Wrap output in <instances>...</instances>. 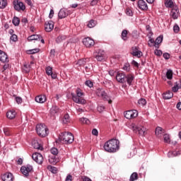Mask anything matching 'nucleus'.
<instances>
[{
    "label": "nucleus",
    "mask_w": 181,
    "mask_h": 181,
    "mask_svg": "<svg viewBox=\"0 0 181 181\" xmlns=\"http://www.w3.org/2000/svg\"><path fill=\"white\" fill-rule=\"evenodd\" d=\"M131 54H132V56H134L135 57H138V59H141V57L144 56L142 51H140L139 47H132Z\"/></svg>",
    "instance_id": "12"
},
{
    "label": "nucleus",
    "mask_w": 181,
    "mask_h": 181,
    "mask_svg": "<svg viewBox=\"0 0 181 181\" xmlns=\"http://www.w3.org/2000/svg\"><path fill=\"white\" fill-rule=\"evenodd\" d=\"M73 180V176L71 175H68L65 179V181H71Z\"/></svg>",
    "instance_id": "62"
},
{
    "label": "nucleus",
    "mask_w": 181,
    "mask_h": 181,
    "mask_svg": "<svg viewBox=\"0 0 181 181\" xmlns=\"http://www.w3.org/2000/svg\"><path fill=\"white\" fill-rule=\"evenodd\" d=\"M60 112H62V110L58 106H52L50 109V114L53 117H54L55 115H59Z\"/></svg>",
    "instance_id": "15"
},
{
    "label": "nucleus",
    "mask_w": 181,
    "mask_h": 181,
    "mask_svg": "<svg viewBox=\"0 0 181 181\" xmlns=\"http://www.w3.org/2000/svg\"><path fill=\"white\" fill-rule=\"evenodd\" d=\"M130 128L134 132H135V134H139L141 136H145L146 134V128L141 125L138 126L135 124H132L130 125Z\"/></svg>",
    "instance_id": "5"
},
{
    "label": "nucleus",
    "mask_w": 181,
    "mask_h": 181,
    "mask_svg": "<svg viewBox=\"0 0 181 181\" xmlns=\"http://www.w3.org/2000/svg\"><path fill=\"white\" fill-rule=\"evenodd\" d=\"M6 117L8 119H13L16 117V112L15 110L8 111L6 113Z\"/></svg>",
    "instance_id": "24"
},
{
    "label": "nucleus",
    "mask_w": 181,
    "mask_h": 181,
    "mask_svg": "<svg viewBox=\"0 0 181 181\" xmlns=\"http://www.w3.org/2000/svg\"><path fill=\"white\" fill-rule=\"evenodd\" d=\"M103 148L106 152L114 153L119 149V141L114 139H110L105 143Z\"/></svg>",
    "instance_id": "1"
},
{
    "label": "nucleus",
    "mask_w": 181,
    "mask_h": 181,
    "mask_svg": "<svg viewBox=\"0 0 181 181\" xmlns=\"http://www.w3.org/2000/svg\"><path fill=\"white\" fill-rule=\"evenodd\" d=\"M154 54H156V56H162V51L159 49H156L154 51Z\"/></svg>",
    "instance_id": "60"
},
{
    "label": "nucleus",
    "mask_w": 181,
    "mask_h": 181,
    "mask_svg": "<svg viewBox=\"0 0 181 181\" xmlns=\"http://www.w3.org/2000/svg\"><path fill=\"white\" fill-rule=\"evenodd\" d=\"M0 62L3 63L8 62V55L2 50H0Z\"/></svg>",
    "instance_id": "21"
},
{
    "label": "nucleus",
    "mask_w": 181,
    "mask_h": 181,
    "mask_svg": "<svg viewBox=\"0 0 181 181\" xmlns=\"http://www.w3.org/2000/svg\"><path fill=\"white\" fill-rule=\"evenodd\" d=\"M148 45L150 47H153V46L155 47V40H153V38L150 37Z\"/></svg>",
    "instance_id": "47"
},
{
    "label": "nucleus",
    "mask_w": 181,
    "mask_h": 181,
    "mask_svg": "<svg viewBox=\"0 0 181 181\" xmlns=\"http://www.w3.org/2000/svg\"><path fill=\"white\" fill-rule=\"evenodd\" d=\"M123 70H124L125 71H130L131 65H129V64L128 63L125 64L123 66Z\"/></svg>",
    "instance_id": "49"
},
{
    "label": "nucleus",
    "mask_w": 181,
    "mask_h": 181,
    "mask_svg": "<svg viewBox=\"0 0 181 181\" xmlns=\"http://www.w3.org/2000/svg\"><path fill=\"white\" fill-rule=\"evenodd\" d=\"M82 179H83V181H93V180H91V179L90 177H88L87 176H83L82 177Z\"/></svg>",
    "instance_id": "64"
},
{
    "label": "nucleus",
    "mask_w": 181,
    "mask_h": 181,
    "mask_svg": "<svg viewBox=\"0 0 181 181\" xmlns=\"http://www.w3.org/2000/svg\"><path fill=\"white\" fill-rule=\"evenodd\" d=\"M88 28H94L95 26V21L94 20H90L87 24Z\"/></svg>",
    "instance_id": "46"
},
{
    "label": "nucleus",
    "mask_w": 181,
    "mask_h": 181,
    "mask_svg": "<svg viewBox=\"0 0 181 181\" xmlns=\"http://www.w3.org/2000/svg\"><path fill=\"white\" fill-rule=\"evenodd\" d=\"M138 104L139 105H141L142 107H144V105H146V100H145L144 98H141L139 100Z\"/></svg>",
    "instance_id": "44"
},
{
    "label": "nucleus",
    "mask_w": 181,
    "mask_h": 181,
    "mask_svg": "<svg viewBox=\"0 0 181 181\" xmlns=\"http://www.w3.org/2000/svg\"><path fill=\"white\" fill-rule=\"evenodd\" d=\"M10 40H12V42H17L18 41V35L13 34L11 36Z\"/></svg>",
    "instance_id": "55"
},
{
    "label": "nucleus",
    "mask_w": 181,
    "mask_h": 181,
    "mask_svg": "<svg viewBox=\"0 0 181 181\" xmlns=\"http://www.w3.org/2000/svg\"><path fill=\"white\" fill-rule=\"evenodd\" d=\"M173 97V93L170 90L167 91L165 93L163 94L164 100H170Z\"/></svg>",
    "instance_id": "28"
},
{
    "label": "nucleus",
    "mask_w": 181,
    "mask_h": 181,
    "mask_svg": "<svg viewBox=\"0 0 181 181\" xmlns=\"http://www.w3.org/2000/svg\"><path fill=\"white\" fill-rule=\"evenodd\" d=\"M30 64H25L23 66V71L24 73H29V71H30Z\"/></svg>",
    "instance_id": "31"
},
{
    "label": "nucleus",
    "mask_w": 181,
    "mask_h": 181,
    "mask_svg": "<svg viewBox=\"0 0 181 181\" xmlns=\"http://www.w3.org/2000/svg\"><path fill=\"white\" fill-rule=\"evenodd\" d=\"M47 169L49 170V172H52V173H57V168L56 167L48 165Z\"/></svg>",
    "instance_id": "43"
},
{
    "label": "nucleus",
    "mask_w": 181,
    "mask_h": 181,
    "mask_svg": "<svg viewBox=\"0 0 181 181\" xmlns=\"http://www.w3.org/2000/svg\"><path fill=\"white\" fill-rule=\"evenodd\" d=\"M180 155V152L179 151H170L168 153V158H175V156H179Z\"/></svg>",
    "instance_id": "29"
},
{
    "label": "nucleus",
    "mask_w": 181,
    "mask_h": 181,
    "mask_svg": "<svg viewBox=\"0 0 181 181\" xmlns=\"http://www.w3.org/2000/svg\"><path fill=\"white\" fill-rule=\"evenodd\" d=\"M32 158L39 165H42V163H43V156H42V154L39 153H33L32 156Z\"/></svg>",
    "instance_id": "14"
},
{
    "label": "nucleus",
    "mask_w": 181,
    "mask_h": 181,
    "mask_svg": "<svg viewBox=\"0 0 181 181\" xmlns=\"http://www.w3.org/2000/svg\"><path fill=\"white\" fill-rule=\"evenodd\" d=\"M54 28V23L52 21L45 23V32H51Z\"/></svg>",
    "instance_id": "16"
},
{
    "label": "nucleus",
    "mask_w": 181,
    "mask_h": 181,
    "mask_svg": "<svg viewBox=\"0 0 181 181\" xmlns=\"http://www.w3.org/2000/svg\"><path fill=\"white\" fill-rule=\"evenodd\" d=\"M115 73L117 74V71H115L114 69H111L109 71V74L111 76V77H114L115 76Z\"/></svg>",
    "instance_id": "61"
},
{
    "label": "nucleus",
    "mask_w": 181,
    "mask_h": 181,
    "mask_svg": "<svg viewBox=\"0 0 181 181\" xmlns=\"http://www.w3.org/2000/svg\"><path fill=\"white\" fill-rule=\"evenodd\" d=\"M155 134L158 138H160L163 134V129L160 127H157L156 128Z\"/></svg>",
    "instance_id": "26"
},
{
    "label": "nucleus",
    "mask_w": 181,
    "mask_h": 181,
    "mask_svg": "<svg viewBox=\"0 0 181 181\" xmlns=\"http://www.w3.org/2000/svg\"><path fill=\"white\" fill-rule=\"evenodd\" d=\"M63 124H69L70 122V116L69 114H66L62 119Z\"/></svg>",
    "instance_id": "37"
},
{
    "label": "nucleus",
    "mask_w": 181,
    "mask_h": 181,
    "mask_svg": "<svg viewBox=\"0 0 181 181\" xmlns=\"http://www.w3.org/2000/svg\"><path fill=\"white\" fill-rule=\"evenodd\" d=\"M81 122H82V124H90V119H88V118L86 117H82L80 119Z\"/></svg>",
    "instance_id": "48"
},
{
    "label": "nucleus",
    "mask_w": 181,
    "mask_h": 181,
    "mask_svg": "<svg viewBox=\"0 0 181 181\" xmlns=\"http://www.w3.org/2000/svg\"><path fill=\"white\" fill-rule=\"evenodd\" d=\"M166 77L168 78V80H172L173 78V72L172 70L168 69L166 72Z\"/></svg>",
    "instance_id": "38"
},
{
    "label": "nucleus",
    "mask_w": 181,
    "mask_h": 181,
    "mask_svg": "<svg viewBox=\"0 0 181 181\" xmlns=\"http://www.w3.org/2000/svg\"><path fill=\"white\" fill-rule=\"evenodd\" d=\"M170 16L173 19H177L179 18V8L177 7H174L171 9Z\"/></svg>",
    "instance_id": "17"
},
{
    "label": "nucleus",
    "mask_w": 181,
    "mask_h": 181,
    "mask_svg": "<svg viewBox=\"0 0 181 181\" xmlns=\"http://www.w3.org/2000/svg\"><path fill=\"white\" fill-rule=\"evenodd\" d=\"M36 103H40V104H43L46 102V95H38L35 97Z\"/></svg>",
    "instance_id": "23"
},
{
    "label": "nucleus",
    "mask_w": 181,
    "mask_h": 181,
    "mask_svg": "<svg viewBox=\"0 0 181 181\" xmlns=\"http://www.w3.org/2000/svg\"><path fill=\"white\" fill-rule=\"evenodd\" d=\"M83 44L86 47H93L94 45H95V42H94V40H93L91 37H87L83 38Z\"/></svg>",
    "instance_id": "13"
},
{
    "label": "nucleus",
    "mask_w": 181,
    "mask_h": 181,
    "mask_svg": "<svg viewBox=\"0 0 181 181\" xmlns=\"http://www.w3.org/2000/svg\"><path fill=\"white\" fill-rule=\"evenodd\" d=\"M4 133L5 134V135H6V136H9V135H11V132L9 131V129H8V128L4 129Z\"/></svg>",
    "instance_id": "59"
},
{
    "label": "nucleus",
    "mask_w": 181,
    "mask_h": 181,
    "mask_svg": "<svg viewBox=\"0 0 181 181\" xmlns=\"http://www.w3.org/2000/svg\"><path fill=\"white\" fill-rule=\"evenodd\" d=\"M105 110V107L104 105H98V112H103Z\"/></svg>",
    "instance_id": "56"
},
{
    "label": "nucleus",
    "mask_w": 181,
    "mask_h": 181,
    "mask_svg": "<svg viewBox=\"0 0 181 181\" xmlns=\"http://www.w3.org/2000/svg\"><path fill=\"white\" fill-rule=\"evenodd\" d=\"M42 36L40 35H32L28 37V42H32L33 40H40Z\"/></svg>",
    "instance_id": "25"
},
{
    "label": "nucleus",
    "mask_w": 181,
    "mask_h": 181,
    "mask_svg": "<svg viewBox=\"0 0 181 181\" xmlns=\"http://www.w3.org/2000/svg\"><path fill=\"white\" fill-rule=\"evenodd\" d=\"M3 181H13V175L11 173H6L1 177Z\"/></svg>",
    "instance_id": "18"
},
{
    "label": "nucleus",
    "mask_w": 181,
    "mask_h": 181,
    "mask_svg": "<svg viewBox=\"0 0 181 181\" xmlns=\"http://www.w3.org/2000/svg\"><path fill=\"white\" fill-rule=\"evenodd\" d=\"M126 15H127V16H133L134 13L132 12V10H131V8H127Z\"/></svg>",
    "instance_id": "52"
},
{
    "label": "nucleus",
    "mask_w": 181,
    "mask_h": 181,
    "mask_svg": "<svg viewBox=\"0 0 181 181\" xmlns=\"http://www.w3.org/2000/svg\"><path fill=\"white\" fill-rule=\"evenodd\" d=\"M16 101L17 104H22V98L21 97H16Z\"/></svg>",
    "instance_id": "63"
},
{
    "label": "nucleus",
    "mask_w": 181,
    "mask_h": 181,
    "mask_svg": "<svg viewBox=\"0 0 181 181\" xmlns=\"http://www.w3.org/2000/svg\"><path fill=\"white\" fill-rule=\"evenodd\" d=\"M13 4L14 9L18 12H21V11H25L26 9V6L23 4V2H21L19 0H14Z\"/></svg>",
    "instance_id": "8"
},
{
    "label": "nucleus",
    "mask_w": 181,
    "mask_h": 181,
    "mask_svg": "<svg viewBox=\"0 0 181 181\" xmlns=\"http://www.w3.org/2000/svg\"><path fill=\"white\" fill-rule=\"evenodd\" d=\"M58 16L59 19H64L67 16V13L64 11V9H61L58 13Z\"/></svg>",
    "instance_id": "30"
},
{
    "label": "nucleus",
    "mask_w": 181,
    "mask_h": 181,
    "mask_svg": "<svg viewBox=\"0 0 181 181\" xmlns=\"http://www.w3.org/2000/svg\"><path fill=\"white\" fill-rule=\"evenodd\" d=\"M45 70H46V74H47V76H50L53 73V68H52L50 66L46 67Z\"/></svg>",
    "instance_id": "45"
},
{
    "label": "nucleus",
    "mask_w": 181,
    "mask_h": 181,
    "mask_svg": "<svg viewBox=\"0 0 181 181\" xmlns=\"http://www.w3.org/2000/svg\"><path fill=\"white\" fill-rule=\"evenodd\" d=\"M49 162L52 165H56L57 163V158H56V156H52L49 158Z\"/></svg>",
    "instance_id": "33"
},
{
    "label": "nucleus",
    "mask_w": 181,
    "mask_h": 181,
    "mask_svg": "<svg viewBox=\"0 0 181 181\" xmlns=\"http://www.w3.org/2000/svg\"><path fill=\"white\" fill-rule=\"evenodd\" d=\"M122 40H128V30H123L122 32Z\"/></svg>",
    "instance_id": "32"
},
{
    "label": "nucleus",
    "mask_w": 181,
    "mask_h": 181,
    "mask_svg": "<svg viewBox=\"0 0 181 181\" xmlns=\"http://www.w3.org/2000/svg\"><path fill=\"white\" fill-rule=\"evenodd\" d=\"M71 95L73 101L76 104H81V105L87 104V101L86 100V99L82 98L84 97V93L83 90H81V89L78 88L76 90V93H71Z\"/></svg>",
    "instance_id": "2"
},
{
    "label": "nucleus",
    "mask_w": 181,
    "mask_h": 181,
    "mask_svg": "<svg viewBox=\"0 0 181 181\" xmlns=\"http://www.w3.org/2000/svg\"><path fill=\"white\" fill-rule=\"evenodd\" d=\"M59 141L62 144L69 145V144H73V142H74V136L71 133L65 132L64 133H61L59 137Z\"/></svg>",
    "instance_id": "3"
},
{
    "label": "nucleus",
    "mask_w": 181,
    "mask_h": 181,
    "mask_svg": "<svg viewBox=\"0 0 181 181\" xmlns=\"http://www.w3.org/2000/svg\"><path fill=\"white\" fill-rule=\"evenodd\" d=\"M8 6L6 0H0V9H5Z\"/></svg>",
    "instance_id": "34"
},
{
    "label": "nucleus",
    "mask_w": 181,
    "mask_h": 181,
    "mask_svg": "<svg viewBox=\"0 0 181 181\" xmlns=\"http://www.w3.org/2000/svg\"><path fill=\"white\" fill-rule=\"evenodd\" d=\"M130 181H135L138 180V173H133L129 178Z\"/></svg>",
    "instance_id": "40"
},
{
    "label": "nucleus",
    "mask_w": 181,
    "mask_h": 181,
    "mask_svg": "<svg viewBox=\"0 0 181 181\" xmlns=\"http://www.w3.org/2000/svg\"><path fill=\"white\" fill-rule=\"evenodd\" d=\"M163 139L165 144H170V136L169 134H164Z\"/></svg>",
    "instance_id": "42"
},
{
    "label": "nucleus",
    "mask_w": 181,
    "mask_h": 181,
    "mask_svg": "<svg viewBox=\"0 0 181 181\" xmlns=\"http://www.w3.org/2000/svg\"><path fill=\"white\" fill-rule=\"evenodd\" d=\"M66 35H59L56 39V42L57 43H62L63 40H66Z\"/></svg>",
    "instance_id": "36"
},
{
    "label": "nucleus",
    "mask_w": 181,
    "mask_h": 181,
    "mask_svg": "<svg viewBox=\"0 0 181 181\" xmlns=\"http://www.w3.org/2000/svg\"><path fill=\"white\" fill-rule=\"evenodd\" d=\"M165 5L168 6V8H172V6H173V1L172 0H168L165 2Z\"/></svg>",
    "instance_id": "53"
},
{
    "label": "nucleus",
    "mask_w": 181,
    "mask_h": 181,
    "mask_svg": "<svg viewBox=\"0 0 181 181\" xmlns=\"http://www.w3.org/2000/svg\"><path fill=\"white\" fill-rule=\"evenodd\" d=\"M96 94L98 97H102L104 101H108L109 104H111V103H112V100H111V98L108 96V95L107 94V93H105V90L104 89H98L96 90Z\"/></svg>",
    "instance_id": "6"
},
{
    "label": "nucleus",
    "mask_w": 181,
    "mask_h": 181,
    "mask_svg": "<svg viewBox=\"0 0 181 181\" xmlns=\"http://www.w3.org/2000/svg\"><path fill=\"white\" fill-rule=\"evenodd\" d=\"M162 42H163V35H160L155 40L154 45L156 49H159V45H160Z\"/></svg>",
    "instance_id": "20"
},
{
    "label": "nucleus",
    "mask_w": 181,
    "mask_h": 181,
    "mask_svg": "<svg viewBox=\"0 0 181 181\" xmlns=\"http://www.w3.org/2000/svg\"><path fill=\"white\" fill-rule=\"evenodd\" d=\"M138 6L139 9H141V11H146L148 10V4L144 0H139L138 1Z\"/></svg>",
    "instance_id": "19"
},
{
    "label": "nucleus",
    "mask_w": 181,
    "mask_h": 181,
    "mask_svg": "<svg viewBox=\"0 0 181 181\" xmlns=\"http://www.w3.org/2000/svg\"><path fill=\"white\" fill-rule=\"evenodd\" d=\"M40 50V49L39 48H35V49L28 50L27 53L28 54H35V53H39Z\"/></svg>",
    "instance_id": "39"
},
{
    "label": "nucleus",
    "mask_w": 181,
    "mask_h": 181,
    "mask_svg": "<svg viewBox=\"0 0 181 181\" xmlns=\"http://www.w3.org/2000/svg\"><path fill=\"white\" fill-rule=\"evenodd\" d=\"M76 64H78V66H85L86 65V59H79Z\"/></svg>",
    "instance_id": "50"
},
{
    "label": "nucleus",
    "mask_w": 181,
    "mask_h": 181,
    "mask_svg": "<svg viewBox=\"0 0 181 181\" xmlns=\"http://www.w3.org/2000/svg\"><path fill=\"white\" fill-rule=\"evenodd\" d=\"M32 146H33L34 149H40V151H42V149H43V147L39 144V141L37 140H33L32 141Z\"/></svg>",
    "instance_id": "22"
},
{
    "label": "nucleus",
    "mask_w": 181,
    "mask_h": 181,
    "mask_svg": "<svg viewBox=\"0 0 181 181\" xmlns=\"http://www.w3.org/2000/svg\"><path fill=\"white\" fill-rule=\"evenodd\" d=\"M98 2H100V0H92L90 1V6H95V5H98Z\"/></svg>",
    "instance_id": "58"
},
{
    "label": "nucleus",
    "mask_w": 181,
    "mask_h": 181,
    "mask_svg": "<svg viewBox=\"0 0 181 181\" xmlns=\"http://www.w3.org/2000/svg\"><path fill=\"white\" fill-rule=\"evenodd\" d=\"M116 80L121 84H125L127 83V75L122 72H117Z\"/></svg>",
    "instance_id": "9"
},
{
    "label": "nucleus",
    "mask_w": 181,
    "mask_h": 181,
    "mask_svg": "<svg viewBox=\"0 0 181 181\" xmlns=\"http://www.w3.org/2000/svg\"><path fill=\"white\" fill-rule=\"evenodd\" d=\"M94 57L98 62H104L107 59V54L104 50H98L94 53Z\"/></svg>",
    "instance_id": "7"
},
{
    "label": "nucleus",
    "mask_w": 181,
    "mask_h": 181,
    "mask_svg": "<svg viewBox=\"0 0 181 181\" xmlns=\"http://www.w3.org/2000/svg\"><path fill=\"white\" fill-rule=\"evenodd\" d=\"M180 88H181V84L177 83V82H176L175 83V86L173 87L172 90H173V93H177V91Z\"/></svg>",
    "instance_id": "35"
},
{
    "label": "nucleus",
    "mask_w": 181,
    "mask_h": 181,
    "mask_svg": "<svg viewBox=\"0 0 181 181\" xmlns=\"http://www.w3.org/2000/svg\"><path fill=\"white\" fill-rule=\"evenodd\" d=\"M19 23H21V20L18 17H14L13 18V24L14 26H19Z\"/></svg>",
    "instance_id": "41"
},
{
    "label": "nucleus",
    "mask_w": 181,
    "mask_h": 181,
    "mask_svg": "<svg viewBox=\"0 0 181 181\" xmlns=\"http://www.w3.org/2000/svg\"><path fill=\"white\" fill-rule=\"evenodd\" d=\"M21 171L23 173V175L25 176V177H28V176H29V173L33 171V166L29 164L27 165L26 166H23L21 168Z\"/></svg>",
    "instance_id": "10"
},
{
    "label": "nucleus",
    "mask_w": 181,
    "mask_h": 181,
    "mask_svg": "<svg viewBox=\"0 0 181 181\" xmlns=\"http://www.w3.org/2000/svg\"><path fill=\"white\" fill-rule=\"evenodd\" d=\"M124 117L127 119H132V118H136L138 117V111L134 110H128L124 112Z\"/></svg>",
    "instance_id": "11"
},
{
    "label": "nucleus",
    "mask_w": 181,
    "mask_h": 181,
    "mask_svg": "<svg viewBox=\"0 0 181 181\" xmlns=\"http://www.w3.org/2000/svg\"><path fill=\"white\" fill-rule=\"evenodd\" d=\"M173 30H174L175 33H179V32L180 30V28H179V25H177V24L174 25Z\"/></svg>",
    "instance_id": "51"
},
{
    "label": "nucleus",
    "mask_w": 181,
    "mask_h": 181,
    "mask_svg": "<svg viewBox=\"0 0 181 181\" xmlns=\"http://www.w3.org/2000/svg\"><path fill=\"white\" fill-rule=\"evenodd\" d=\"M134 78L135 77L132 74H128L126 76V81L129 86H131L132 84V81H134Z\"/></svg>",
    "instance_id": "27"
},
{
    "label": "nucleus",
    "mask_w": 181,
    "mask_h": 181,
    "mask_svg": "<svg viewBox=\"0 0 181 181\" xmlns=\"http://www.w3.org/2000/svg\"><path fill=\"white\" fill-rule=\"evenodd\" d=\"M51 153H52V155H57L59 153V150H57V148H52L50 150Z\"/></svg>",
    "instance_id": "54"
},
{
    "label": "nucleus",
    "mask_w": 181,
    "mask_h": 181,
    "mask_svg": "<svg viewBox=\"0 0 181 181\" xmlns=\"http://www.w3.org/2000/svg\"><path fill=\"white\" fill-rule=\"evenodd\" d=\"M86 86H87V87H89L90 88H91V87H93V82L90 80H88L85 82Z\"/></svg>",
    "instance_id": "57"
},
{
    "label": "nucleus",
    "mask_w": 181,
    "mask_h": 181,
    "mask_svg": "<svg viewBox=\"0 0 181 181\" xmlns=\"http://www.w3.org/2000/svg\"><path fill=\"white\" fill-rule=\"evenodd\" d=\"M36 132L39 136L45 138V136H47L49 134V129H47V127L45 126V124H37Z\"/></svg>",
    "instance_id": "4"
}]
</instances>
